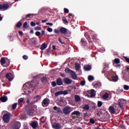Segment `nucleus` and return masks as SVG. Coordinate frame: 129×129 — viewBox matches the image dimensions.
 <instances>
[{"label": "nucleus", "mask_w": 129, "mask_h": 129, "mask_svg": "<svg viewBox=\"0 0 129 129\" xmlns=\"http://www.w3.org/2000/svg\"><path fill=\"white\" fill-rule=\"evenodd\" d=\"M38 77V75L33 76V80H32L31 83H26V84L24 85V87H25V88L24 89V92L26 95L29 94L31 91H34V89H35L36 87H38L39 85V83L38 81H37Z\"/></svg>", "instance_id": "f257e3e1"}, {"label": "nucleus", "mask_w": 129, "mask_h": 129, "mask_svg": "<svg viewBox=\"0 0 129 129\" xmlns=\"http://www.w3.org/2000/svg\"><path fill=\"white\" fill-rule=\"evenodd\" d=\"M72 111L73 108L70 106H67L63 109V113L64 114V115H69V114H70Z\"/></svg>", "instance_id": "f03ea898"}, {"label": "nucleus", "mask_w": 129, "mask_h": 129, "mask_svg": "<svg viewBox=\"0 0 129 129\" xmlns=\"http://www.w3.org/2000/svg\"><path fill=\"white\" fill-rule=\"evenodd\" d=\"M65 71L66 72H68V73H71V76L73 79H77V75L74 71H73V70L70 69V68H66Z\"/></svg>", "instance_id": "7ed1b4c3"}, {"label": "nucleus", "mask_w": 129, "mask_h": 129, "mask_svg": "<svg viewBox=\"0 0 129 129\" xmlns=\"http://www.w3.org/2000/svg\"><path fill=\"white\" fill-rule=\"evenodd\" d=\"M126 103V101L124 100L123 99H120L118 100V105L120 108H124V106H125V104Z\"/></svg>", "instance_id": "20e7f679"}, {"label": "nucleus", "mask_w": 129, "mask_h": 129, "mask_svg": "<svg viewBox=\"0 0 129 129\" xmlns=\"http://www.w3.org/2000/svg\"><path fill=\"white\" fill-rule=\"evenodd\" d=\"M119 111L118 109H116L113 106L109 107V112L112 114H116V113H118Z\"/></svg>", "instance_id": "39448f33"}, {"label": "nucleus", "mask_w": 129, "mask_h": 129, "mask_svg": "<svg viewBox=\"0 0 129 129\" xmlns=\"http://www.w3.org/2000/svg\"><path fill=\"white\" fill-rule=\"evenodd\" d=\"M10 120V115L8 114L7 113H6L3 115V120L5 123H8Z\"/></svg>", "instance_id": "423d86ee"}, {"label": "nucleus", "mask_w": 129, "mask_h": 129, "mask_svg": "<svg viewBox=\"0 0 129 129\" xmlns=\"http://www.w3.org/2000/svg\"><path fill=\"white\" fill-rule=\"evenodd\" d=\"M6 77L9 81H12L14 78L13 74L10 72L6 73Z\"/></svg>", "instance_id": "0eeeda50"}, {"label": "nucleus", "mask_w": 129, "mask_h": 129, "mask_svg": "<svg viewBox=\"0 0 129 129\" xmlns=\"http://www.w3.org/2000/svg\"><path fill=\"white\" fill-rule=\"evenodd\" d=\"M68 92L67 90L65 91H59L55 93V97H58L59 95H68Z\"/></svg>", "instance_id": "6e6552de"}, {"label": "nucleus", "mask_w": 129, "mask_h": 129, "mask_svg": "<svg viewBox=\"0 0 129 129\" xmlns=\"http://www.w3.org/2000/svg\"><path fill=\"white\" fill-rule=\"evenodd\" d=\"M9 7V4H0V10H7Z\"/></svg>", "instance_id": "1a4fd4ad"}, {"label": "nucleus", "mask_w": 129, "mask_h": 129, "mask_svg": "<svg viewBox=\"0 0 129 129\" xmlns=\"http://www.w3.org/2000/svg\"><path fill=\"white\" fill-rule=\"evenodd\" d=\"M30 125H31L32 128L36 129L38 126V123L37 121H32Z\"/></svg>", "instance_id": "9d476101"}, {"label": "nucleus", "mask_w": 129, "mask_h": 129, "mask_svg": "<svg viewBox=\"0 0 129 129\" xmlns=\"http://www.w3.org/2000/svg\"><path fill=\"white\" fill-rule=\"evenodd\" d=\"M27 115L29 116H32L33 115L34 113V110L33 109V108H29V109H27Z\"/></svg>", "instance_id": "9b49d317"}, {"label": "nucleus", "mask_w": 129, "mask_h": 129, "mask_svg": "<svg viewBox=\"0 0 129 129\" xmlns=\"http://www.w3.org/2000/svg\"><path fill=\"white\" fill-rule=\"evenodd\" d=\"M52 127L55 129H60L61 128V126L59 123H54L52 124Z\"/></svg>", "instance_id": "f8f14e48"}, {"label": "nucleus", "mask_w": 129, "mask_h": 129, "mask_svg": "<svg viewBox=\"0 0 129 129\" xmlns=\"http://www.w3.org/2000/svg\"><path fill=\"white\" fill-rule=\"evenodd\" d=\"M59 32L61 34H63V35H66L67 34V28L66 27H60L59 29Z\"/></svg>", "instance_id": "ddd939ff"}, {"label": "nucleus", "mask_w": 129, "mask_h": 129, "mask_svg": "<svg viewBox=\"0 0 129 129\" xmlns=\"http://www.w3.org/2000/svg\"><path fill=\"white\" fill-rule=\"evenodd\" d=\"M56 82V85L57 86H62L63 82L62 81V79L61 77H59V79H57Z\"/></svg>", "instance_id": "4468645a"}, {"label": "nucleus", "mask_w": 129, "mask_h": 129, "mask_svg": "<svg viewBox=\"0 0 129 129\" xmlns=\"http://www.w3.org/2000/svg\"><path fill=\"white\" fill-rule=\"evenodd\" d=\"M63 81H64L65 83L67 84V85H70L71 83H72V81H71V80H70L69 77H64Z\"/></svg>", "instance_id": "2eb2a0df"}, {"label": "nucleus", "mask_w": 129, "mask_h": 129, "mask_svg": "<svg viewBox=\"0 0 129 129\" xmlns=\"http://www.w3.org/2000/svg\"><path fill=\"white\" fill-rule=\"evenodd\" d=\"M53 109L55 110L58 113H63L61 108H60L59 107H57L56 106H54V107H53Z\"/></svg>", "instance_id": "dca6fc26"}, {"label": "nucleus", "mask_w": 129, "mask_h": 129, "mask_svg": "<svg viewBox=\"0 0 129 129\" xmlns=\"http://www.w3.org/2000/svg\"><path fill=\"white\" fill-rule=\"evenodd\" d=\"M48 104H49V99H48V98L44 99V100H43V102H42L43 106H44V105L45 106L46 105H48Z\"/></svg>", "instance_id": "f3484780"}, {"label": "nucleus", "mask_w": 129, "mask_h": 129, "mask_svg": "<svg viewBox=\"0 0 129 129\" xmlns=\"http://www.w3.org/2000/svg\"><path fill=\"white\" fill-rule=\"evenodd\" d=\"M84 70H86V71H89L90 70H91L92 66H91V65H89V64L85 65L84 67Z\"/></svg>", "instance_id": "a211bd4d"}, {"label": "nucleus", "mask_w": 129, "mask_h": 129, "mask_svg": "<svg viewBox=\"0 0 129 129\" xmlns=\"http://www.w3.org/2000/svg\"><path fill=\"white\" fill-rule=\"evenodd\" d=\"M85 36L89 43H92L91 40L90 39V36L89 35V33H88V32H85Z\"/></svg>", "instance_id": "6ab92c4d"}, {"label": "nucleus", "mask_w": 129, "mask_h": 129, "mask_svg": "<svg viewBox=\"0 0 129 129\" xmlns=\"http://www.w3.org/2000/svg\"><path fill=\"white\" fill-rule=\"evenodd\" d=\"M0 100L1 102H7L8 101V97L7 96H3V97H1Z\"/></svg>", "instance_id": "aec40b11"}, {"label": "nucleus", "mask_w": 129, "mask_h": 129, "mask_svg": "<svg viewBox=\"0 0 129 129\" xmlns=\"http://www.w3.org/2000/svg\"><path fill=\"white\" fill-rule=\"evenodd\" d=\"M92 85L94 88H96V89H97V88H99L101 86L100 83H93Z\"/></svg>", "instance_id": "412c9836"}, {"label": "nucleus", "mask_w": 129, "mask_h": 129, "mask_svg": "<svg viewBox=\"0 0 129 129\" xmlns=\"http://www.w3.org/2000/svg\"><path fill=\"white\" fill-rule=\"evenodd\" d=\"M81 43L83 46H87V42L85 39L82 38L81 40Z\"/></svg>", "instance_id": "4be33fe9"}, {"label": "nucleus", "mask_w": 129, "mask_h": 129, "mask_svg": "<svg viewBox=\"0 0 129 129\" xmlns=\"http://www.w3.org/2000/svg\"><path fill=\"white\" fill-rule=\"evenodd\" d=\"M75 100L76 102H79V101H81V98H80V96L78 95H76L75 96Z\"/></svg>", "instance_id": "5701e85b"}, {"label": "nucleus", "mask_w": 129, "mask_h": 129, "mask_svg": "<svg viewBox=\"0 0 129 129\" xmlns=\"http://www.w3.org/2000/svg\"><path fill=\"white\" fill-rule=\"evenodd\" d=\"M14 129H19L20 128V124L19 123H16L13 126Z\"/></svg>", "instance_id": "b1692460"}, {"label": "nucleus", "mask_w": 129, "mask_h": 129, "mask_svg": "<svg viewBox=\"0 0 129 129\" xmlns=\"http://www.w3.org/2000/svg\"><path fill=\"white\" fill-rule=\"evenodd\" d=\"M1 63L2 65H4L5 64H6V59H5V58H4V57H3V58H1Z\"/></svg>", "instance_id": "393cba45"}, {"label": "nucleus", "mask_w": 129, "mask_h": 129, "mask_svg": "<svg viewBox=\"0 0 129 129\" xmlns=\"http://www.w3.org/2000/svg\"><path fill=\"white\" fill-rule=\"evenodd\" d=\"M47 46L46 45V44H45V43H43V44H42V45H41L40 49L41 50H44L45 49H46V48H47Z\"/></svg>", "instance_id": "a878e982"}, {"label": "nucleus", "mask_w": 129, "mask_h": 129, "mask_svg": "<svg viewBox=\"0 0 129 129\" xmlns=\"http://www.w3.org/2000/svg\"><path fill=\"white\" fill-rule=\"evenodd\" d=\"M90 94H91V97H95L96 93H95V90H91Z\"/></svg>", "instance_id": "bb28decb"}, {"label": "nucleus", "mask_w": 129, "mask_h": 129, "mask_svg": "<svg viewBox=\"0 0 129 129\" xmlns=\"http://www.w3.org/2000/svg\"><path fill=\"white\" fill-rule=\"evenodd\" d=\"M30 25L28 24L27 21H25L23 24V27L24 28H29Z\"/></svg>", "instance_id": "cd10ccee"}, {"label": "nucleus", "mask_w": 129, "mask_h": 129, "mask_svg": "<svg viewBox=\"0 0 129 129\" xmlns=\"http://www.w3.org/2000/svg\"><path fill=\"white\" fill-rule=\"evenodd\" d=\"M31 42H32V44H33L34 45H36L37 40H36V38H32Z\"/></svg>", "instance_id": "c85d7f7f"}, {"label": "nucleus", "mask_w": 129, "mask_h": 129, "mask_svg": "<svg viewBox=\"0 0 129 129\" xmlns=\"http://www.w3.org/2000/svg\"><path fill=\"white\" fill-rule=\"evenodd\" d=\"M102 97L103 99H108L109 97V95L108 93H105L104 95H103Z\"/></svg>", "instance_id": "c756f323"}, {"label": "nucleus", "mask_w": 129, "mask_h": 129, "mask_svg": "<svg viewBox=\"0 0 129 129\" xmlns=\"http://www.w3.org/2000/svg\"><path fill=\"white\" fill-rule=\"evenodd\" d=\"M22 25V22H21V21H19L18 23L16 24V27H18V28H20Z\"/></svg>", "instance_id": "7c9ffc66"}, {"label": "nucleus", "mask_w": 129, "mask_h": 129, "mask_svg": "<svg viewBox=\"0 0 129 129\" xmlns=\"http://www.w3.org/2000/svg\"><path fill=\"white\" fill-rule=\"evenodd\" d=\"M112 79L113 81H117L118 79V76L117 75H115V76H112Z\"/></svg>", "instance_id": "2f4dec72"}, {"label": "nucleus", "mask_w": 129, "mask_h": 129, "mask_svg": "<svg viewBox=\"0 0 129 129\" xmlns=\"http://www.w3.org/2000/svg\"><path fill=\"white\" fill-rule=\"evenodd\" d=\"M83 109H84V110H89L90 109L89 105L87 104H85V105H84L83 107Z\"/></svg>", "instance_id": "473e14b6"}, {"label": "nucleus", "mask_w": 129, "mask_h": 129, "mask_svg": "<svg viewBox=\"0 0 129 129\" xmlns=\"http://www.w3.org/2000/svg\"><path fill=\"white\" fill-rule=\"evenodd\" d=\"M81 112L80 111H74L72 112V115H80Z\"/></svg>", "instance_id": "72a5a7b5"}, {"label": "nucleus", "mask_w": 129, "mask_h": 129, "mask_svg": "<svg viewBox=\"0 0 129 129\" xmlns=\"http://www.w3.org/2000/svg\"><path fill=\"white\" fill-rule=\"evenodd\" d=\"M114 62L116 63V64H118L119 63H120V59H119V58H115L114 59Z\"/></svg>", "instance_id": "f704fd0d"}, {"label": "nucleus", "mask_w": 129, "mask_h": 129, "mask_svg": "<svg viewBox=\"0 0 129 129\" xmlns=\"http://www.w3.org/2000/svg\"><path fill=\"white\" fill-rule=\"evenodd\" d=\"M127 71L128 72V74L126 76V80L129 81V66L126 68Z\"/></svg>", "instance_id": "c9c22d12"}, {"label": "nucleus", "mask_w": 129, "mask_h": 129, "mask_svg": "<svg viewBox=\"0 0 129 129\" xmlns=\"http://www.w3.org/2000/svg\"><path fill=\"white\" fill-rule=\"evenodd\" d=\"M75 68L77 70H80V66L79 63H75Z\"/></svg>", "instance_id": "e433bc0d"}, {"label": "nucleus", "mask_w": 129, "mask_h": 129, "mask_svg": "<svg viewBox=\"0 0 129 129\" xmlns=\"http://www.w3.org/2000/svg\"><path fill=\"white\" fill-rule=\"evenodd\" d=\"M108 69V67H104L103 70V71H102V73L106 74L107 72Z\"/></svg>", "instance_id": "4c0bfd02"}, {"label": "nucleus", "mask_w": 129, "mask_h": 129, "mask_svg": "<svg viewBox=\"0 0 129 129\" xmlns=\"http://www.w3.org/2000/svg\"><path fill=\"white\" fill-rule=\"evenodd\" d=\"M17 105H18V103H14V104L12 105V109L13 110H15L16 108H17Z\"/></svg>", "instance_id": "58836bf2"}, {"label": "nucleus", "mask_w": 129, "mask_h": 129, "mask_svg": "<svg viewBox=\"0 0 129 129\" xmlns=\"http://www.w3.org/2000/svg\"><path fill=\"white\" fill-rule=\"evenodd\" d=\"M35 35L37 36V37H40V36L41 35V33L40 31H36Z\"/></svg>", "instance_id": "ea45409f"}, {"label": "nucleus", "mask_w": 129, "mask_h": 129, "mask_svg": "<svg viewBox=\"0 0 129 129\" xmlns=\"http://www.w3.org/2000/svg\"><path fill=\"white\" fill-rule=\"evenodd\" d=\"M24 101V98H20L18 100V103H23Z\"/></svg>", "instance_id": "a19ab883"}, {"label": "nucleus", "mask_w": 129, "mask_h": 129, "mask_svg": "<svg viewBox=\"0 0 129 129\" xmlns=\"http://www.w3.org/2000/svg\"><path fill=\"white\" fill-rule=\"evenodd\" d=\"M123 88L124 90L125 91H128V90H129V86H127V85H124Z\"/></svg>", "instance_id": "79ce46f5"}, {"label": "nucleus", "mask_w": 129, "mask_h": 129, "mask_svg": "<svg viewBox=\"0 0 129 129\" xmlns=\"http://www.w3.org/2000/svg\"><path fill=\"white\" fill-rule=\"evenodd\" d=\"M88 80H89V81H91V80H94L93 76H92V75H89V76H88Z\"/></svg>", "instance_id": "37998d69"}, {"label": "nucleus", "mask_w": 129, "mask_h": 129, "mask_svg": "<svg viewBox=\"0 0 129 129\" xmlns=\"http://www.w3.org/2000/svg\"><path fill=\"white\" fill-rule=\"evenodd\" d=\"M41 26H36V27H35V30H41Z\"/></svg>", "instance_id": "c03bdc74"}, {"label": "nucleus", "mask_w": 129, "mask_h": 129, "mask_svg": "<svg viewBox=\"0 0 129 129\" xmlns=\"http://www.w3.org/2000/svg\"><path fill=\"white\" fill-rule=\"evenodd\" d=\"M80 84L82 86H85L86 85L85 81H81V82H80Z\"/></svg>", "instance_id": "a18cd8bd"}, {"label": "nucleus", "mask_w": 129, "mask_h": 129, "mask_svg": "<svg viewBox=\"0 0 129 129\" xmlns=\"http://www.w3.org/2000/svg\"><path fill=\"white\" fill-rule=\"evenodd\" d=\"M103 103L101 101H98V107H101L102 106Z\"/></svg>", "instance_id": "49530a36"}, {"label": "nucleus", "mask_w": 129, "mask_h": 129, "mask_svg": "<svg viewBox=\"0 0 129 129\" xmlns=\"http://www.w3.org/2000/svg\"><path fill=\"white\" fill-rule=\"evenodd\" d=\"M51 51V48H48V49L46 50V54H47V55H49L50 52Z\"/></svg>", "instance_id": "de8ad7c7"}, {"label": "nucleus", "mask_w": 129, "mask_h": 129, "mask_svg": "<svg viewBox=\"0 0 129 129\" xmlns=\"http://www.w3.org/2000/svg\"><path fill=\"white\" fill-rule=\"evenodd\" d=\"M90 122L92 123V124H94L95 121L94 119H93V118H91V119H90Z\"/></svg>", "instance_id": "09e8293b"}, {"label": "nucleus", "mask_w": 129, "mask_h": 129, "mask_svg": "<svg viewBox=\"0 0 129 129\" xmlns=\"http://www.w3.org/2000/svg\"><path fill=\"white\" fill-rule=\"evenodd\" d=\"M54 33H55V34H59V33H60V30H59V29H54Z\"/></svg>", "instance_id": "8fccbe9b"}, {"label": "nucleus", "mask_w": 129, "mask_h": 129, "mask_svg": "<svg viewBox=\"0 0 129 129\" xmlns=\"http://www.w3.org/2000/svg\"><path fill=\"white\" fill-rule=\"evenodd\" d=\"M57 84L56 83V82H52V83H51V86L52 87H56Z\"/></svg>", "instance_id": "3c124183"}, {"label": "nucleus", "mask_w": 129, "mask_h": 129, "mask_svg": "<svg viewBox=\"0 0 129 129\" xmlns=\"http://www.w3.org/2000/svg\"><path fill=\"white\" fill-rule=\"evenodd\" d=\"M47 30H48V32H49V33H51V32H52L53 31L52 28H51V27H48V28H47Z\"/></svg>", "instance_id": "603ef678"}, {"label": "nucleus", "mask_w": 129, "mask_h": 129, "mask_svg": "<svg viewBox=\"0 0 129 129\" xmlns=\"http://www.w3.org/2000/svg\"><path fill=\"white\" fill-rule=\"evenodd\" d=\"M34 99H36V101H38V100H39L40 99V95H37V96H36L35 97H34Z\"/></svg>", "instance_id": "864d4df0"}, {"label": "nucleus", "mask_w": 129, "mask_h": 129, "mask_svg": "<svg viewBox=\"0 0 129 129\" xmlns=\"http://www.w3.org/2000/svg\"><path fill=\"white\" fill-rule=\"evenodd\" d=\"M63 11H64V13H69V10L67 8H64Z\"/></svg>", "instance_id": "5fc2aeb1"}, {"label": "nucleus", "mask_w": 129, "mask_h": 129, "mask_svg": "<svg viewBox=\"0 0 129 129\" xmlns=\"http://www.w3.org/2000/svg\"><path fill=\"white\" fill-rule=\"evenodd\" d=\"M30 25H31V26H36V23H35L34 21H31L30 22Z\"/></svg>", "instance_id": "6e6d98bb"}, {"label": "nucleus", "mask_w": 129, "mask_h": 129, "mask_svg": "<svg viewBox=\"0 0 129 129\" xmlns=\"http://www.w3.org/2000/svg\"><path fill=\"white\" fill-rule=\"evenodd\" d=\"M46 79V77H45V76H43V77H42L41 82H44V81H45Z\"/></svg>", "instance_id": "4d7b16f0"}, {"label": "nucleus", "mask_w": 129, "mask_h": 129, "mask_svg": "<svg viewBox=\"0 0 129 129\" xmlns=\"http://www.w3.org/2000/svg\"><path fill=\"white\" fill-rule=\"evenodd\" d=\"M32 14H27V15H26L25 17H23V19H25V18H28V17H30V16H31Z\"/></svg>", "instance_id": "13d9d810"}, {"label": "nucleus", "mask_w": 129, "mask_h": 129, "mask_svg": "<svg viewBox=\"0 0 129 129\" xmlns=\"http://www.w3.org/2000/svg\"><path fill=\"white\" fill-rule=\"evenodd\" d=\"M23 59H24L25 60H27L28 58V56H27V55H24L23 56Z\"/></svg>", "instance_id": "bf43d9fd"}, {"label": "nucleus", "mask_w": 129, "mask_h": 129, "mask_svg": "<svg viewBox=\"0 0 129 129\" xmlns=\"http://www.w3.org/2000/svg\"><path fill=\"white\" fill-rule=\"evenodd\" d=\"M58 41H59V42H60V43H61V44H64V42L62 41V39H61L60 37L58 38Z\"/></svg>", "instance_id": "052dcab7"}, {"label": "nucleus", "mask_w": 129, "mask_h": 129, "mask_svg": "<svg viewBox=\"0 0 129 129\" xmlns=\"http://www.w3.org/2000/svg\"><path fill=\"white\" fill-rule=\"evenodd\" d=\"M62 20L63 22H66V23H69V21L67 20V18H62Z\"/></svg>", "instance_id": "680f3d73"}, {"label": "nucleus", "mask_w": 129, "mask_h": 129, "mask_svg": "<svg viewBox=\"0 0 129 129\" xmlns=\"http://www.w3.org/2000/svg\"><path fill=\"white\" fill-rule=\"evenodd\" d=\"M47 25H50V26H52L53 25V23L51 22H46Z\"/></svg>", "instance_id": "e2e57ef3"}, {"label": "nucleus", "mask_w": 129, "mask_h": 129, "mask_svg": "<svg viewBox=\"0 0 129 129\" xmlns=\"http://www.w3.org/2000/svg\"><path fill=\"white\" fill-rule=\"evenodd\" d=\"M64 101V97H61L59 99V101L60 102H63Z\"/></svg>", "instance_id": "0e129e2a"}, {"label": "nucleus", "mask_w": 129, "mask_h": 129, "mask_svg": "<svg viewBox=\"0 0 129 129\" xmlns=\"http://www.w3.org/2000/svg\"><path fill=\"white\" fill-rule=\"evenodd\" d=\"M47 21H48V19H44V20H41V22L42 23H44L45 22H46Z\"/></svg>", "instance_id": "69168bd1"}, {"label": "nucleus", "mask_w": 129, "mask_h": 129, "mask_svg": "<svg viewBox=\"0 0 129 129\" xmlns=\"http://www.w3.org/2000/svg\"><path fill=\"white\" fill-rule=\"evenodd\" d=\"M115 67L117 68H120L121 67L120 64L118 63L117 64L115 65Z\"/></svg>", "instance_id": "338daca9"}, {"label": "nucleus", "mask_w": 129, "mask_h": 129, "mask_svg": "<svg viewBox=\"0 0 129 129\" xmlns=\"http://www.w3.org/2000/svg\"><path fill=\"white\" fill-rule=\"evenodd\" d=\"M124 58L125 60H126V62H128V63H129V58H128L127 57H125Z\"/></svg>", "instance_id": "774afa93"}]
</instances>
